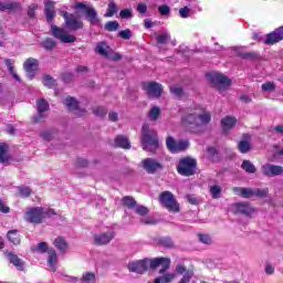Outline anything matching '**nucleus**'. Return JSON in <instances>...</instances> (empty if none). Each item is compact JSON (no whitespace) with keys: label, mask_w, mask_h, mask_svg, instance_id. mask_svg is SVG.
I'll return each mask as SVG.
<instances>
[{"label":"nucleus","mask_w":283,"mask_h":283,"mask_svg":"<svg viewBox=\"0 0 283 283\" xmlns=\"http://www.w3.org/2000/svg\"><path fill=\"white\" fill-rule=\"evenodd\" d=\"M157 266H161L159 270L160 275L165 273L171 266V260L166 258H159V259H143L137 261H132L128 263V270L132 273H139L143 274L145 271H148V269H157Z\"/></svg>","instance_id":"1"},{"label":"nucleus","mask_w":283,"mask_h":283,"mask_svg":"<svg viewBox=\"0 0 283 283\" xmlns=\"http://www.w3.org/2000/svg\"><path fill=\"white\" fill-rule=\"evenodd\" d=\"M52 216H54V209L33 207L25 210L24 220L31 224H41L45 218H50Z\"/></svg>","instance_id":"2"},{"label":"nucleus","mask_w":283,"mask_h":283,"mask_svg":"<svg viewBox=\"0 0 283 283\" xmlns=\"http://www.w3.org/2000/svg\"><path fill=\"white\" fill-rule=\"evenodd\" d=\"M142 147L144 151L154 154L158 149V134L154 129H149V124H144L142 127Z\"/></svg>","instance_id":"3"},{"label":"nucleus","mask_w":283,"mask_h":283,"mask_svg":"<svg viewBox=\"0 0 283 283\" xmlns=\"http://www.w3.org/2000/svg\"><path fill=\"white\" fill-rule=\"evenodd\" d=\"M211 122V114L203 113H190L186 117L182 118L184 125H192L193 127H202L208 125Z\"/></svg>","instance_id":"4"},{"label":"nucleus","mask_w":283,"mask_h":283,"mask_svg":"<svg viewBox=\"0 0 283 283\" xmlns=\"http://www.w3.org/2000/svg\"><path fill=\"white\" fill-rule=\"evenodd\" d=\"M196 159L191 157H185L179 160L177 166V171L180 176H193L196 174Z\"/></svg>","instance_id":"5"},{"label":"nucleus","mask_w":283,"mask_h":283,"mask_svg":"<svg viewBox=\"0 0 283 283\" xmlns=\"http://www.w3.org/2000/svg\"><path fill=\"white\" fill-rule=\"evenodd\" d=\"M207 76L209 81H211L213 87H216V90L219 92H224L228 87H231V80L222 74L209 73Z\"/></svg>","instance_id":"6"},{"label":"nucleus","mask_w":283,"mask_h":283,"mask_svg":"<svg viewBox=\"0 0 283 283\" xmlns=\"http://www.w3.org/2000/svg\"><path fill=\"white\" fill-rule=\"evenodd\" d=\"M159 201L163 207H166L172 213H178V211H180V206L178 205L176 197L169 191L161 192L159 196Z\"/></svg>","instance_id":"7"},{"label":"nucleus","mask_w":283,"mask_h":283,"mask_svg":"<svg viewBox=\"0 0 283 283\" xmlns=\"http://www.w3.org/2000/svg\"><path fill=\"white\" fill-rule=\"evenodd\" d=\"M73 9L82 10V12L86 13L87 21H90L92 25H97L98 13L96 12V9H94V7L83 2H76L75 4H73Z\"/></svg>","instance_id":"8"},{"label":"nucleus","mask_w":283,"mask_h":283,"mask_svg":"<svg viewBox=\"0 0 283 283\" xmlns=\"http://www.w3.org/2000/svg\"><path fill=\"white\" fill-rule=\"evenodd\" d=\"M51 32L55 39L61 41V43H74V41H76V36L67 33L65 29H61L56 25H51Z\"/></svg>","instance_id":"9"},{"label":"nucleus","mask_w":283,"mask_h":283,"mask_svg":"<svg viewBox=\"0 0 283 283\" xmlns=\"http://www.w3.org/2000/svg\"><path fill=\"white\" fill-rule=\"evenodd\" d=\"M95 52H97L102 56L111 59V61H120L123 59V56H120V53L112 52V49H109V45H107V43L105 42H99L95 48Z\"/></svg>","instance_id":"10"},{"label":"nucleus","mask_w":283,"mask_h":283,"mask_svg":"<svg viewBox=\"0 0 283 283\" xmlns=\"http://www.w3.org/2000/svg\"><path fill=\"white\" fill-rule=\"evenodd\" d=\"M166 145H167L169 151H171V154H178L180 151H185V149H187L189 147V140L176 142L175 138L168 137L166 139Z\"/></svg>","instance_id":"11"},{"label":"nucleus","mask_w":283,"mask_h":283,"mask_svg":"<svg viewBox=\"0 0 283 283\" xmlns=\"http://www.w3.org/2000/svg\"><path fill=\"white\" fill-rule=\"evenodd\" d=\"M231 211L233 213H241V216H253L255 208L249 202H239L231 206Z\"/></svg>","instance_id":"12"},{"label":"nucleus","mask_w":283,"mask_h":283,"mask_svg":"<svg viewBox=\"0 0 283 283\" xmlns=\"http://www.w3.org/2000/svg\"><path fill=\"white\" fill-rule=\"evenodd\" d=\"M144 90L150 98H160V95L163 94V85L158 82L144 83Z\"/></svg>","instance_id":"13"},{"label":"nucleus","mask_w":283,"mask_h":283,"mask_svg":"<svg viewBox=\"0 0 283 283\" xmlns=\"http://www.w3.org/2000/svg\"><path fill=\"white\" fill-rule=\"evenodd\" d=\"M142 167L147 174H156V171H163V164L154 158H146L142 161Z\"/></svg>","instance_id":"14"},{"label":"nucleus","mask_w":283,"mask_h":283,"mask_svg":"<svg viewBox=\"0 0 283 283\" xmlns=\"http://www.w3.org/2000/svg\"><path fill=\"white\" fill-rule=\"evenodd\" d=\"M63 19L65 20L66 27H69L70 30H82L83 28V21L75 17L74 14H70L66 11L62 13Z\"/></svg>","instance_id":"15"},{"label":"nucleus","mask_w":283,"mask_h":283,"mask_svg":"<svg viewBox=\"0 0 283 283\" xmlns=\"http://www.w3.org/2000/svg\"><path fill=\"white\" fill-rule=\"evenodd\" d=\"M280 41H283V27L266 34L263 43H265V45H274V43H280Z\"/></svg>","instance_id":"16"},{"label":"nucleus","mask_w":283,"mask_h":283,"mask_svg":"<svg viewBox=\"0 0 283 283\" xmlns=\"http://www.w3.org/2000/svg\"><path fill=\"white\" fill-rule=\"evenodd\" d=\"M114 240V230H108L107 232H103L94 235L95 244L103 247L104 244H109Z\"/></svg>","instance_id":"17"},{"label":"nucleus","mask_w":283,"mask_h":283,"mask_svg":"<svg viewBox=\"0 0 283 283\" xmlns=\"http://www.w3.org/2000/svg\"><path fill=\"white\" fill-rule=\"evenodd\" d=\"M64 105L69 112H73L76 116H83V114H85V111H81V108H78V101L72 96H67L64 99Z\"/></svg>","instance_id":"18"},{"label":"nucleus","mask_w":283,"mask_h":283,"mask_svg":"<svg viewBox=\"0 0 283 283\" xmlns=\"http://www.w3.org/2000/svg\"><path fill=\"white\" fill-rule=\"evenodd\" d=\"M36 109H38V114L34 116V122L41 123V120L45 118V112L50 109V104H48L45 99H39L36 102Z\"/></svg>","instance_id":"19"},{"label":"nucleus","mask_w":283,"mask_h":283,"mask_svg":"<svg viewBox=\"0 0 283 283\" xmlns=\"http://www.w3.org/2000/svg\"><path fill=\"white\" fill-rule=\"evenodd\" d=\"M23 67L27 72L28 78L32 80L34 78V72L39 70V61L30 57L24 62Z\"/></svg>","instance_id":"20"},{"label":"nucleus","mask_w":283,"mask_h":283,"mask_svg":"<svg viewBox=\"0 0 283 283\" xmlns=\"http://www.w3.org/2000/svg\"><path fill=\"white\" fill-rule=\"evenodd\" d=\"M54 6H56V3L52 0H46L44 2V14L49 23H52V21L56 17V11L54 10Z\"/></svg>","instance_id":"21"},{"label":"nucleus","mask_w":283,"mask_h":283,"mask_svg":"<svg viewBox=\"0 0 283 283\" xmlns=\"http://www.w3.org/2000/svg\"><path fill=\"white\" fill-rule=\"evenodd\" d=\"M262 171L264 176H280L283 174V168L281 166L265 164L262 166Z\"/></svg>","instance_id":"22"},{"label":"nucleus","mask_w":283,"mask_h":283,"mask_svg":"<svg viewBox=\"0 0 283 283\" xmlns=\"http://www.w3.org/2000/svg\"><path fill=\"white\" fill-rule=\"evenodd\" d=\"M232 191L235 193V196H240V198H255L254 188L234 187L232 188Z\"/></svg>","instance_id":"23"},{"label":"nucleus","mask_w":283,"mask_h":283,"mask_svg":"<svg viewBox=\"0 0 283 283\" xmlns=\"http://www.w3.org/2000/svg\"><path fill=\"white\" fill-rule=\"evenodd\" d=\"M238 123V119H235V117L233 116H227L224 118L221 119V126L223 132L227 134V132H229V129H233V127H235V124Z\"/></svg>","instance_id":"24"},{"label":"nucleus","mask_w":283,"mask_h":283,"mask_svg":"<svg viewBox=\"0 0 283 283\" xmlns=\"http://www.w3.org/2000/svg\"><path fill=\"white\" fill-rule=\"evenodd\" d=\"M56 262H59V258L56 256V251L54 249L49 250V259L48 265L50 266L51 271H56Z\"/></svg>","instance_id":"25"},{"label":"nucleus","mask_w":283,"mask_h":283,"mask_svg":"<svg viewBox=\"0 0 283 283\" xmlns=\"http://www.w3.org/2000/svg\"><path fill=\"white\" fill-rule=\"evenodd\" d=\"M114 145L115 147H122V149H129L132 147L129 139L123 135H119L115 138Z\"/></svg>","instance_id":"26"},{"label":"nucleus","mask_w":283,"mask_h":283,"mask_svg":"<svg viewBox=\"0 0 283 283\" xmlns=\"http://www.w3.org/2000/svg\"><path fill=\"white\" fill-rule=\"evenodd\" d=\"M32 193V189L28 186H19L15 188V196L18 198H30V195Z\"/></svg>","instance_id":"27"},{"label":"nucleus","mask_w":283,"mask_h":283,"mask_svg":"<svg viewBox=\"0 0 283 283\" xmlns=\"http://www.w3.org/2000/svg\"><path fill=\"white\" fill-rule=\"evenodd\" d=\"M7 255L11 264L17 266L18 271H23V261H21L17 254L9 252Z\"/></svg>","instance_id":"28"},{"label":"nucleus","mask_w":283,"mask_h":283,"mask_svg":"<svg viewBox=\"0 0 283 283\" xmlns=\"http://www.w3.org/2000/svg\"><path fill=\"white\" fill-rule=\"evenodd\" d=\"M9 73L11 74V76L13 78H15L18 81V83H21V77H19V74H17V72H14V60L8 59L4 61Z\"/></svg>","instance_id":"29"},{"label":"nucleus","mask_w":283,"mask_h":283,"mask_svg":"<svg viewBox=\"0 0 283 283\" xmlns=\"http://www.w3.org/2000/svg\"><path fill=\"white\" fill-rule=\"evenodd\" d=\"M7 238L12 244H21V237L17 230H10L7 234Z\"/></svg>","instance_id":"30"},{"label":"nucleus","mask_w":283,"mask_h":283,"mask_svg":"<svg viewBox=\"0 0 283 283\" xmlns=\"http://www.w3.org/2000/svg\"><path fill=\"white\" fill-rule=\"evenodd\" d=\"M175 279H176L175 273H166L163 276L156 277L154 283H170V282H174Z\"/></svg>","instance_id":"31"},{"label":"nucleus","mask_w":283,"mask_h":283,"mask_svg":"<svg viewBox=\"0 0 283 283\" xmlns=\"http://www.w3.org/2000/svg\"><path fill=\"white\" fill-rule=\"evenodd\" d=\"M81 283H96V274L93 272H84L80 279Z\"/></svg>","instance_id":"32"},{"label":"nucleus","mask_w":283,"mask_h":283,"mask_svg":"<svg viewBox=\"0 0 283 283\" xmlns=\"http://www.w3.org/2000/svg\"><path fill=\"white\" fill-rule=\"evenodd\" d=\"M114 14H118V7L116 6L115 1H111L107 7V11L104 14L107 19L114 17Z\"/></svg>","instance_id":"33"},{"label":"nucleus","mask_w":283,"mask_h":283,"mask_svg":"<svg viewBox=\"0 0 283 283\" xmlns=\"http://www.w3.org/2000/svg\"><path fill=\"white\" fill-rule=\"evenodd\" d=\"M21 8V3L19 2H8L3 4L0 2V12H6V10H19Z\"/></svg>","instance_id":"34"},{"label":"nucleus","mask_w":283,"mask_h":283,"mask_svg":"<svg viewBox=\"0 0 283 283\" xmlns=\"http://www.w3.org/2000/svg\"><path fill=\"white\" fill-rule=\"evenodd\" d=\"M54 247H55V249L61 251V253H65V251H67V242H65V239H63L61 237L55 239Z\"/></svg>","instance_id":"35"},{"label":"nucleus","mask_w":283,"mask_h":283,"mask_svg":"<svg viewBox=\"0 0 283 283\" xmlns=\"http://www.w3.org/2000/svg\"><path fill=\"white\" fill-rule=\"evenodd\" d=\"M10 155H8V144H0V163H8Z\"/></svg>","instance_id":"36"},{"label":"nucleus","mask_w":283,"mask_h":283,"mask_svg":"<svg viewBox=\"0 0 283 283\" xmlns=\"http://www.w3.org/2000/svg\"><path fill=\"white\" fill-rule=\"evenodd\" d=\"M241 169H243V171L247 174H255L256 171L255 166L250 160H243Z\"/></svg>","instance_id":"37"},{"label":"nucleus","mask_w":283,"mask_h":283,"mask_svg":"<svg viewBox=\"0 0 283 283\" xmlns=\"http://www.w3.org/2000/svg\"><path fill=\"white\" fill-rule=\"evenodd\" d=\"M148 118L149 120H158L160 118V107L153 106L148 112Z\"/></svg>","instance_id":"38"},{"label":"nucleus","mask_w":283,"mask_h":283,"mask_svg":"<svg viewBox=\"0 0 283 283\" xmlns=\"http://www.w3.org/2000/svg\"><path fill=\"white\" fill-rule=\"evenodd\" d=\"M169 39H171V35L169 34V32H165L157 35V45H165L169 43Z\"/></svg>","instance_id":"39"},{"label":"nucleus","mask_w":283,"mask_h":283,"mask_svg":"<svg viewBox=\"0 0 283 283\" xmlns=\"http://www.w3.org/2000/svg\"><path fill=\"white\" fill-rule=\"evenodd\" d=\"M222 193V187L214 185L210 187V195L214 200H218L220 198V195Z\"/></svg>","instance_id":"40"},{"label":"nucleus","mask_w":283,"mask_h":283,"mask_svg":"<svg viewBox=\"0 0 283 283\" xmlns=\"http://www.w3.org/2000/svg\"><path fill=\"white\" fill-rule=\"evenodd\" d=\"M237 54L241 59H258V53H255V52H241L240 49H237Z\"/></svg>","instance_id":"41"},{"label":"nucleus","mask_w":283,"mask_h":283,"mask_svg":"<svg viewBox=\"0 0 283 283\" xmlns=\"http://www.w3.org/2000/svg\"><path fill=\"white\" fill-rule=\"evenodd\" d=\"M42 83L45 87H49V88H52V87H54V85H56V82L50 75H44Z\"/></svg>","instance_id":"42"},{"label":"nucleus","mask_w":283,"mask_h":283,"mask_svg":"<svg viewBox=\"0 0 283 283\" xmlns=\"http://www.w3.org/2000/svg\"><path fill=\"white\" fill-rule=\"evenodd\" d=\"M105 28L108 32H116V30L120 28V24L118 23V21H108L106 22Z\"/></svg>","instance_id":"43"},{"label":"nucleus","mask_w":283,"mask_h":283,"mask_svg":"<svg viewBox=\"0 0 283 283\" xmlns=\"http://www.w3.org/2000/svg\"><path fill=\"white\" fill-rule=\"evenodd\" d=\"M158 12L161 17H169L171 14V8L167 4H161L158 7Z\"/></svg>","instance_id":"44"},{"label":"nucleus","mask_w":283,"mask_h":283,"mask_svg":"<svg viewBox=\"0 0 283 283\" xmlns=\"http://www.w3.org/2000/svg\"><path fill=\"white\" fill-rule=\"evenodd\" d=\"M266 196H269V188H254V198H266Z\"/></svg>","instance_id":"45"},{"label":"nucleus","mask_w":283,"mask_h":283,"mask_svg":"<svg viewBox=\"0 0 283 283\" xmlns=\"http://www.w3.org/2000/svg\"><path fill=\"white\" fill-rule=\"evenodd\" d=\"M238 147H239V151H241V154H247V151H249V149H251V145L247 140L240 142Z\"/></svg>","instance_id":"46"},{"label":"nucleus","mask_w":283,"mask_h":283,"mask_svg":"<svg viewBox=\"0 0 283 283\" xmlns=\"http://www.w3.org/2000/svg\"><path fill=\"white\" fill-rule=\"evenodd\" d=\"M122 202L123 205H125V207H128L129 209H132V207H136V200H134V198L132 197H124Z\"/></svg>","instance_id":"47"},{"label":"nucleus","mask_w":283,"mask_h":283,"mask_svg":"<svg viewBox=\"0 0 283 283\" xmlns=\"http://www.w3.org/2000/svg\"><path fill=\"white\" fill-rule=\"evenodd\" d=\"M118 36L124 39L125 41H129L132 39V30L126 29L118 32Z\"/></svg>","instance_id":"48"},{"label":"nucleus","mask_w":283,"mask_h":283,"mask_svg":"<svg viewBox=\"0 0 283 283\" xmlns=\"http://www.w3.org/2000/svg\"><path fill=\"white\" fill-rule=\"evenodd\" d=\"M33 251H36L38 253H46V251H48V243L40 242L35 248H33Z\"/></svg>","instance_id":"49"},{"label":"nucleus","mask_w":283,"mask_h":283,"mask_svg":"<svg viewBox=\"0 0 283 283\" xmlns=\"http://www.w3.org/2000/svg\"><path fill=\"white\" fill-rule=\"evenodd\" d=\"M120 19H132L134 17V13L132 12V9H123L119 12Z\"/></svg>","instance_id":"50"},{"label":"nucleus","mask_w":283,"mask_h":283,"mask_svg":"<svg viewBox=\"0 0 283 283\" xmlns=\"http://www.w3.org/2000/svg\"><path fill=\"white\" fill-rule=\"evenodd\" d=\"M55 46H56V42H54V40H52V39H46L43 42V48L45 50H53Z\"/></svg>","instance_id":"51"},{"label":"nucleus","mask_w":283,"mask_h":283,"mask_svg":"<svg viewBox=\"0 0 283 283\" xmlns=\"http://www.w3.org/2000/svg\"><path fill=\"white\" fill-rule=\"evenodd\" d=\"M95 116H99V118H103V116H106L107 111L105 107L97 106L96 108L93 109Z\"/></svg>","instance_id":"52"},{"label":"nucleus","mask_w":283,"mask_h":283,"mask_svg":"<svg viewBox=\"0 0 283 283\" xmlns=\"http://www.w3.org/2000/svg\"><path fill=\"white\" fill-rule=\"evenodd\" d=\"M263 92H275V84L272 82H266L262 84Z\"/></svg>","instance_id":"53"},{"label":"nucleus","mask_w":283,"mask_h":283,"mask_svg":"<svg viewBox=\"0 0 283 283\" xmlns=\"http://www.w3.org/2000/svg\"><path fill=\"white\" fill-rule=\"evenodd\" d=\"M191 277H193V272L192 271H187L182 279L179 281V283H189L191 282Z\"/></svg>","instance_id":"54"},{"label":"nucleus","mask_w":283,"mask_h":283,"mask_svg":"<svg viewBox=\"0 0 283 283\" xmlns=\"http://www.w3.org/2000/svg\"><path fill=\"white\" fill-rule=\"evenodd\" d=\"M135 212H136L138 216H147V213H149V209H147V207H144V206H138V207L135 209Z\"/></svg>","instance_id":"55"},{"label":"nucleus","mask_w":283,"mask_h":283,"mask_svg":"<svg viewBox=\"0 0 283 283\" xmlns=\"http://www.w3.org/2000/svg\"><path fill=\"white\" fill-rule=\"evenodd\" d=\"M38 9H39V4L36 3L30 4L28 9V15L32 19Z\"/></svg>","instance_id":"56"},{"label":"nucleus","mask_w":283,"mask_h":283,"mask_svg":"<svg viewBox=\"0 0 283 283\" xmlns=\"http://www.w3.org/2000/svg\"><path fill=\"white\" fill-rule=\"evenodd\" d=\"M190 13H191V9H189V8H187V7L181 8V9L179 10V14H180L181 19H187V18H189V14H190Z\"/></svg>","instance_id":"57"},{"label":"nucleus","mask_w":283,"mask_h":283,"mask_svg":"<svg viewBox=\"0 0 283 283\" xmlns=\"http://www.w3.org/2000/svg\"><path fill=\"white\" fill-rule=\"evenodd\" d=\"M199 240L203 244H211V237L209 234H199Z\"/></svg>","instance_id":"58"},{"label":"nucleus","mask_w":283,"mask_h":283,"mask_svg":"<svg viewBox=\"0 0 283 283\" xmlns=\"http://www.w3.org/2000/svg\"><path fill=\"white\" fill-rule=\"evenodd\" d=\"M170 92H171V94H174L175 96H182V87L171 86V87H170Z\"/></svg>","instance_id":"59"},{"label":"nucleus","mask_w":283,"mask_h":283,"mask_svg":"<svg viewBox=\"0 0 283 283\" xmlns=\"http://www.w3.org/2000/svg\"><path fill=\"white\" fill-rule=\"evenodd\" d=\"M137 12H139V14H147V4L139 3L137 6Z\"/></svg>","instance_id":"60"},{"label":"nucleus","mask_w":283,"mask_h":283,"mask_svg":"<svg viewBox=\"0 0 283 283\" xmlns=\"http://www.w3.org/2000/svg\"><path fill=\"white\" fill-rule=\"evenodd\" d=\"M216 154H217L216 147H208V149H207L208 158H213V156H216Z\"/></svg>","instance_id":"61"},{"label":"nucleus","mask_w":283,"mask_h":283,"mask_svg":"<svg viewBox=\"0 0 283 283\" xmlns=\"http://www.w3.org/2000/svg\"><path fill=\"white\" fill-rule=\"evenodd\" d=\"M265 273H266V275H273V273H275V268H273V265H271V264H266Z\"/></svg>","instance_id":"62"},{"label":"nucleus","mask_w":283,"mask_h":283,"mask_svg":"<svg viewBox=\"0 0 283 283\" xmlns=\"http://www.w3.org/2000/svg\"><path fill=\"white\" fill-rule=\"evenodd\" d=\"M0 211L2 213H10V208L3 205V201L0 200Z\"/></svg>","instance_id":"63"},{"label":"nucleus","mask_w":283,"mask_h":283,"mask_svg":"<svg viewBox=\"0 0 283 283\" xmlns=\"http://www.w3.org/2000/svg\"><path fill=\"white\" fill-rule=\"evenodd\" d=\"M176 271L178 272V273H180V274H185V273H187V271H191V270H187L186 268H185V265H177V268H176Z\"/></svg>","instance_id":"64"}]
</instances>
